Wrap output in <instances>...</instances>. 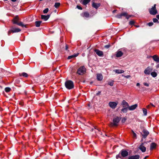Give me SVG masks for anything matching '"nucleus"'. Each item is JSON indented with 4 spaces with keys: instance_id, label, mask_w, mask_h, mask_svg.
<instances>
[{
    "instance_id": "55",
    "label": "nucleus",
    "mask_w": 159,
    "mask_h": 159,
    "mask_svg": "<svg viewBox=\"0 0 159 159\" xmlns=\"http://www.w3.org/2000/svg\"><path fill=\"white\" fill-rule=\"evenodd\" d=\"M11 1L13 2H15L16 1V0H11Z\"/></svg>"
},
{
    "instance_id": "4",
    "label": "nucleus",
    "mask_w": 159,
    "mask_h": 159,
    "mask_svg": "<svg viewBox=\"0 0 159 159\" xmlns=\"http://www.w3.org/2000/svg\"><path fill=\"white\" fill-rule=\"evenodd\" d=\"M120 155L122 157H127L128 155V152L125 150L122 149L120 152Z\"/></svg>"
},
{
    "instance_id": "21",
    "label": "nucleus",
    "mask_w": 159,
    "mask_h": 159,
    "mask_svg": "<svg viewBox=\"0 0 159 159\" xmlns=\"http://www.w3.org/2000/svg\"><path fill=\"white\" fill-rule=\"evenodd\" d=\"M114 71L117 74L122 73L124 72V71L122 70L116 69L114 70Z\"/></svg>"
},
{
    "instance_id": "34",
    "label": "nucleus",
    "mask_w": 159,
    "mask_h": 159,
    "mask_svg": "<svg viewBox=\"0 0 159 159\" xmlns=\"http://www.w3.org/2000/svg\"><path fill=\"white\" fill-rule=\"evenodd\" d=\"M60 3L59 2H56L55 4L54 7L56 8H57L60 5Z\"/></svg>"
},
{
    "instance_id": "60",
    "label": "nucleus",
    "mask_w": 159,
    "mask_h": 159,
    "mask_svg": "<svg viewBox=\"0 0 159 159\" xmlns=\"http://www.w3.org/2000/svg\"><path fill=\"white\" fill-rule=\"evenodd\" d=\"M149 105H148V106H147V108H148L149 107Z\"/></svg>"
},
{
    "instance_id": "13",
    "label": "nucleus",
    "mask_w": 159,
    "mask_h": 159,
    "mask_svg": "<svg viewBox=\"0 0 159 159\" xmlns=\"http://www.w3.org/2000/svg\"><path fill=\"white\" fill-rule=\"evenodd\" d=\"M139 156L138 155H136L134 156H129L128 157V159H139Z\"/></svg>"
},
{
    "instance_id": "19",
    "label": "nucleus",
    "mask_w": 159,
    "mask_h": 159,
    "mask_svg": "<svg viewBox=\"0 0 159 159\" xmlns=\"http://www.w3.org/2000/svg\"><path fill=\"white\" fill-rule=\"evenodd\" d=\"M65 86L66 88L70 89V80H67L66 81Z\"/></svg>"
},
{
    "instance_id": "36",
    "label": "nucleus",
    "mask_w": 159,
    "mask_h": 159,
    "mask_svg": "<svg viewBox=\"0 0 159 159\" xmlns=\"http://www.w3.org/2000/svg\"><path fill=\"white\" fill-rule=\"evenodd\" d=\"M49 9L48 8H46L43 11V12L45 14L47 13Z\"/></svg>"
},
{
    "instance_id": "58",
    "label": "nucleus",
    "mask_w": 159,
    "mask_h": 159,
    "mask_svg": "<svg viewBox=\"0 0 159 159\" xmlns=\"http://www.w3.org/2000/svg\"><path fill=\"white\" fill-rule=\"evenodd\" d=\"M68 59H70V56H68L67 57Z\"/></svg>"
},
{
    "instance_id": "37",
    "label": "nucleus",
    "mask_w": 159,
    "mask_h": 159,
    "mask_svg": "<svg viewBox=\"0 0 159 159\" xmlns=\"http://www.w3.org/2000/svg\"><path fill=\"white\" fill-rule=\"evenodd\" d=\"M108 85H109L111 86H112L113 85V84H114L113 81H110L108 83Z\"/></svg>"
},
{
    "instance_id": "56",
    "label": "nucleus",
    "mask_w": 159,
    "mask_h": 159,
    "mask_svg": "<svg viewBox=\"0 0 159 159\" xmlns=\"http://www.w3.org/2000/svg\"><path fill=\"white\" fill-rule=\"evenodd\" d=\"M135 26L136 27H139V25H135Z\"/></svg>"
},
{
    "instance_id": "9",
    "label": "nucleus",
    "mask_w": 159,
    "mask_h": 159,
    "mask_svg": "<svg viewBox=\"0 0 159 159\" xmlns=\"http://www.w3.org/2000/svg\"><path fill=\"white\" fill-rule=\"evenodd\" d=\"M150 57H152L153 60L157 63L159 62V57L157 55H154L153 56H150Z\"/></svg>"
},
{
    "instance_id": "54",
    "label": "nucleus",
    "mask_w": 159,
    "mask_h": 159,
    "mask_svg": "<svg viewBox=\"0 0 159 159\" xmlns=\"http://www.w3.org/2000/svg\"><path fill=\"white\" fill-rule=\"evenodd\" d=\"M116 11V10H113V13H114Z\"/></svg>"
},
{
    "instance_id": "5",
    "label": "nucleus",
    "mask_w": 159,
    "mask_h": 159,
    "mask_svg": "<svg viewBox=\"0 0 159 159\" xmlns=\"http://www.w3.org/2000/svg\"><path fill=\"white\" fill-rule=\"evenodd\" d=\"M21 30L19 28H12L11 30L8 32V34L9 35L11 32H12L13 33H16L19 32Z\"/></svg>"
},
{
    "instance_id": "61",
    "label": "nucleus",
    "mask_w": 159,
    "mask_h": 159,
    "mask_svg": "<svg viewBox=\"0 0 159 159\" xmlns=\"http://www.w3.org/2000/svg\"><path fill=\"white\" fill-rule=\"evenodd\" d=\"M122 76H124V77H125V76L124 75H122Z\"/></svg>"
},
{
    "instance_id": "51",
    "label": "nucleus",
    "mask_w": 159,
    "mask_h": 159,
    "mask_svg": "<svg viewBox=\"0 0 159 159\" xmlns=\"http://www.w3.org/2000/svg\"><path fill=\"white\" fill-rule=\"evenodd\" d=\"M100 93H101L99 91V92H98V93H97L96 95H99V94H100Z\"/></svg>"
},
{
    "instance_id": "8",
    "label": "nucleus",
    "mask_w": 159,
    "mask_h": 159,
    "mask_svg": "<svg viewBox=\"0 0 159 159\" xmlns=\"http://www.w3.org/2000/svg\"><path fill=\"white\" fill-rule=\"evenodd\" d=\"M152 70V68L150 67H148L144 71V73L145 74L149 75Z\"/></svg>"
},
{
    "instance_id": "33",
    "label": "nucleus",
    "mask_w": 159,
    "mask_h": 159,
    "mask_svg": "<svg viewBox=\"0 0 159 159\" xmlns=\"http://www.w3.org/2000/svg\"><path fill=\"white\" fill-rule=\"evenodd\" d=\"M143 111L144 115V116H146L147 115V110L145 108H143Z\"/></svg>"
},
{
    "instance_id": "63",
    "label": "nucleus",
    "mask_w": 159,
    "mask_h": 159,
    "mask_svg": "<svg viewBox=\"0 0 159 159\" xmlns=\"http://www.w3.org/2000/svg\"><path fill=\"white\" fill-rule=\"evenodd\" d=\"M4 1H7V0H4Z\"/></svg>"
},
{
    "instance_id": "22",
    "label": "nucleus",
    "mask_w": 159,
    "mask_h": 159,
    "mask_svg": "<svg viewBox=\"0 0 159 159\" xmlns=\"http://www.w3.org/2000/svg\"><path fill=\"white\" fill-rule=\"evenodd\" d=\"M156 144L155 143H152L150 145V149L152 150L156 148Z\"/></svg>"
},
{
    "instance_id": "47",
    "label": "nucleus",
    "mask_w": 159,
    "mask_h": 159,
    "mask_svg": "<svg viewBox=\"0 0 159 159\" xmlns=\"http://www.w3.org/2000/svg\"><path fill=\"white\" fill-rule=\"evenodd\" d=\"M130 77V75H127L125 76V77L126 78H129Z\"/></svg>"
},
{
    "instance_id": "30",
    "label": "nucleus",
    "mask_w": 159,
    "mask_h": 159,
    "mask_svg": "<svg viewBox=\"0 0 159 159\" xmlns=\"http://www.w3.org/2000/svg\"><path fill=\"white\" fill-rule=\"evenodd\" d=\"M122 16H125L126 17V18L128 19L129 17H130V16H128L127 15V14L126 13V12H123V13H122Z\"/></svg>"
},
{
    "instance_id": "11",
    "label": "nucleus",
    "mask_w": 159,
    "mask_h": 159,
    "mask_svg": "<svg viewBox=\"0 0 159 159\" xmlns=\"http://www.w3.org/2000/svg\"><path fill=\"white\" fill-rule=\"evenodd\" d=\"M103 78L102 75L101 73H98L97 74V79L98 80L101 81Z\"/></svg>"
},
{
    "instance_id": "31",
    "label": "nucleus",
    "mask_w": 159,
    "mask_h": 159,
    "mask_svg": "<svg viewBox=\"0 0 159 159\" xmlns=\"http://www.w3.org/2000/svg\"><path fill=\"white\" fill-rule=\"evenodd\" d=\"M79 54V53H77L74 54L70 56V59L77 57L78 55Z\"/></svg>"
},
{
    "instance_id": "24",
    "label": "nucleus",
    "mask_w": 159,
    "mask_h": 159,
    "mask_svg": "<svg viewBox=\"0 0 159 159\" xmlns=\"http://www.w3.org/2000/svg\"><path fill=\"white\" fill-rule=\"evenodd\" d=\"M128 107H125L123 108L121 110V112L126 113L127 112Z\"/></svg>"
},
{
    "instance_id": "14",
    "label": "nucleus",
    "mask_w": 159,
    "mask_h": 159,
    "mask_svg": "<svg viewBox=\"0 0 159 159\" xmlns=\"http://www.w3.org/2000/svg\"><path fill=\"white\" fill-rule=\"evenodd\" d=\"M50 16V15H48L47 16L42 15L41 16V18L42 19L44 20L45 21H46L49 18Z\"/></svg>"
},
{
    "instance_id": "50",
    "label": "nucleus",
    "mask_w": 159,
    "mask_h": 159,
    "mask_svg": "<svg viewBox=\"0 0 159 159\" xmlns=\"http://www.w3.org/2000/svg\"><path fill=\"white\" fill-rule=\"evenodd\" d=\"M159 67V64H158L156 66V68H158Z\"/></svg>"
},
{
    "instance_id": "12",
    "label": "nucleus",
    "mask_w": 159,
    "mask_h": 159,
    "mask_svg": "<svg viewBox=\"0 0 159 159\" xmlns=\"http://www.w3.org/2000/svg\"><path fill=\"white\" fill-rule=\"evenodd\" d=\"M143 134L142 135L143 137L145 138H146L147 136L149 134V132L146 129H143Z\"/></svg>"
},
{
    "instance_id": "3",
    "label": "nucleus",
    "mask_w": 159,
    "mask_h": 159,
    "mask_svg": "<svg viewBox=\"0 0 159 159\" xmlns=\"http://www.w3.org/2000/svg\"><path fill=\"white\" fill-rule=\"evenodd\" d=\"M120 120L118 117H115L113 120V122L111 123V125L112 126H117Z\"/></svg>"
},
{
    "instance_id": "49",
    "label": "nucleus",
    "mask_w": 159,
    "mask_h": 159,
    "mask_svg": "<svg viewBox=\"0 0 159 159\" xmlns=\"http://www.w3.org/2000/svg\"><path fill=\"white\" fill-rule=\"evenodd\" d=\"M126 119L125 118H124V119H123L122 120V122H125V121L126 120Z\"/></svg>"
},
{
    "instance_id": "42",
    "label": "nucleus",
    "mask_w": 159,
    "mask_h": 159,
    "mask_svg": "<svg viewBox=\"0 0 159 159\" xmlns=\"http://www.w3.org/2000/svg\"><path fill=\"white\" fill-rule=\"evenodd\" d=\"M148 25L149 26H152L153 25V23L152 22H150L148 23Z\"/></svg>"
},
{
    "instance_id": "32",
    "label": "nucleus",
    "mask_w": 159,
    "mask_h": 159,
    "mask_svg": "<svg viewBox=\"0 0 159 159\" xmlns=\"http://www.w3.org/2000/svg\"><path fill=\"white\" fill-rule=\"evenodd\" d=\"M74 87V83L72 81L70 80V89L73 88Z\"/></svg>"
},
{
    "instance_id": "15",
    "label": "nucleus",
    "mask_w": 159,
    "mask_h": 159,
    "mask_svg": "<svg viewBox=\"0 0 159 159\" xmlns=\"http://www.w3.org/2000/svg\"><path fill=\"white\" fill-rule=\"evenodd\" d=\"M123 55V52L119 50L116 52V56L117 57H121Z\"/></svg>"
},
{
    "instance_id": "46",
    "label": "nucleus",
    "mask_w": 159,
    "mask_h": 159,
    "mask_svg": "<svg viewBox=\"0 0 159 159\" xmlns=\"http://www.w3.org/2000/svg\"><path fill=\"white\" fill-rule=\"evenodd\" d=\"M110 47V45H106L105 46V47L106 48H109Z\"/></svg>"
},
{
    "instance_id": "43",
    "label": "nucleus",
    "mask_w": 159,
    "mask_h": 159,
    "mask_svg": "<svg viewBox=\"0 0 159 159\" xmlns=\"http://www.w3.org/2000/svg\"><path fill=\"white\" fill-rule=\"evenodd\" d=\"M68 46L66 44L65 47V50L66 51H68Z\"/></svg>"
},
{
    "instance_id": "41",
    "label": "nucleus",
    "mask_w": 159,
    "mask_h": 159,
    "mask_svg": "<svg viewBox=\"0 0 159 159\" xmlns=\"http://www.w3.org/2000/svg\"><path fill=\"white\" fill-rule=\"evenodd\" d=\"M153 20L154 22H159L157 18H153Z\"/></svg>"
},
{
    "instance_id": "7",
    "label": "nucleus",
    "mask_w": 159,
    "mask_h": 159,
    "mask_svg": "<svg viewBox=\"0 0 159 159\" xmlns=\"http://www.w3.org/2000/svg\"><path fill=\"white\" fill-rule=\"evenodd\" d=\"M118 104V103L115 102H110L109 103V106L112 109H115Z\"/></svg>"
},
{
    "instance_id": "45",
    "label": "nucleus",
    "mask_w": 159,
    "mask_h": 159,
    "mask_svg": "<svg viewBox=\"0 0 159 159\" xmlns=\"http://www.w3.org/2000/svg\"><path fill=\"white\" fill-rule=\"evenodd\" d=\"M77 8L78 9H80V10H82V8L81 7H80L79 6H78V5H77Z\"/></svg>"
},
{
    "instance_id": "26",
    "label": "nucleus",
    "mask_w": 159,
    "mask_h": 159,
    "mask_svg": "<svg viewBox=\"0 0 159 159\" xmlns=\"http://www.w3.org/2000/svg\"><path fill=\"white\" fill-rule=\"evenodd\" d=\"M41 21H36L35 22V26L37 27H39L40 26L41 23Z\"/></svg>"
},
{
    "instance_id": "53",
    "label": "nucleus",
    "mask_w": 159,
    "mask_h": 159,
    "mask_svg": "<svg viewBox=\"0 0 159 159\" xmlns=\"http://www.w3.org/2000/svg\"><path fill=\"white\" fill-rule=\"evenodd\" d=\"M157 18L159 20V15H157Z\"/></svg>"
},
{
    "instance_id": "44",
    "label": "nucleus",
    "mask_w": 159,
    "mask_h": 159,
    "mask_svg": "<svg viewBox=\"0 0 159 159\" xmlns=\"http://www.w3.org/2000/svg\"><path fill=\"white\" fill-rule=\"evenodd\" d=\"M129 24L130 25H133L134 24V21L133 20H132V21H130V22H129Z\"/></svg>"
},
{
    "instance_id": "20",
    "label": "nucleus",
    "mask_w": 159,
    "mask_h": 159,
    "mask_svg": "<svg viewBox=\"0 0 159 159\" xmlns=\"http://www.w3.org/2000/svg\"><path fill=\"white\" fill-rule=\"evenodd\" d=\"M122 105H123V107H128L129 105L128 103L126 102L125 100H123L122 102Z\"/></svg>"
},
{
    "instance_id": "28",
    "label": "nucleus",
    "mask_w": 159,
    "mask_h": 159,
    "mask_svg": "<svg viewBox=\"0 0 159 159\" xmlns=\"http://www.w3.org/2000/svg\"><path fill=\"white\" fill-rule=\"evenodd\" d=\"M90 0H84L82 2V4L84 5H86L89 2Z\"/></svg>"
},
{
    "instance_id": "25",
    "label": "nucleus",
    "mask_w": 159,
    "mask_h": 159,
    "mask_svg": "<svg viewBox=\"0 0 159 159\" xmlns=\"http://www.w3.org/2000/svg\"><path fill=\"white\" fill-rule=\"evenodd\" d=\"M20 76H23L24 77H27L28 76V75L26 73L23 72L21 74H20Z\"/></svg>"
},
{
    "instance_id": "52",
    "label": "nucleus",
    "mask_w": 159,
    "mask_h": 159,
    "mask_svg": "<svg viewBox=\"0 0 159 159\" xmlns=\"http://www.w3.org/2000/svg\"><path fill=\"white\" fill-rule=\"evenodd\" d=\"M140 85V84L139 83H137L136 84L137 86H139Z\"/></svg>"
},
{
    "instance_id": "57",
    "label": "nucleus",
    "mask_w": 159,
    "mask_h": 159,
    "mask_svg": "<svg viewBox=\"0 0 159 159\" xmlns=\"http://www.w3.org/2000/svg\"><path fill=\"white\" fill-rule=\"evenodd\" d=\"M148 157V156H146L144 158V159H146V158Z\"/></svg>"
},
{
    "instance_id": "6",
    "label": "nucleus",
    "mask_w": 159,
    "mask_h": 159,
    "mask_svg": "<svg viewBox=\"0 0 159 159\" xmlns=\"http://www.w3.org/2000/svg\"><path fill=\"white\" fill-rule=\"evenodd\" d=\"M146 143V142L142 143L139 147V149L143 152H145L146 151V148L144 146V144Z\"/></svg>"
},
{
    "instance_id": "2",
    "label": "nucleus",
    "mask_w": 159,
    "mask_h": 159,
    "mask_svg": "<svg viewBox=\"0 0 159 159\" xmlns=\"http://www.w3.org/2000/svg\"><path fill=\"white\" fill-rule=\"evenodd\" d=\"M156 4H154L153 7H152L150 9H149L150 13L152 15H155L157 13V12L156 8Z\"/></svg>"
},
{
    "instance_id": "1",
    "label": "nucleus",
    "mask_w": 159,
    "mask_h": 159,
    "mask_svg": "<svg viewBox=\"0 0 159 159\" xmlns=\"http://www.w3.org/2000/svg\"><path fill=\"white\" fill-rule=\"evenodd\" d=\"M86 71V69L84 66H81L77 70V73L80 75H82L84 74Z\"/></svg>"
},
{
    "instance_id": "18",
    "label": "nucleus",
    "mask_w": 159,
    "mask_h": 159,
    "mask_svg": "<svg viewBox=\"0 0 159 159\" xmlns=\"http://www.w3.org/2000/svg\"><path fill=\"white\" fill-rule=\"evenodd\" d=\"M100 3H95L94 2H93L92 3L93 7L96 9L100 7Z\"/></svg>"
},
{
    "instance_id": "62",
    "label": "nucleus",
    "mask_w": 159,
    "mask_h": 159,
    "mask_svg": "<svg viewBox=\"0 0 159 159\" xmlns=\"http://www.w3.org/2000/svg\"><path fill=\"white\" fill-rule=\"evenodd\" d=\"M94 128H95V129H96V127H94Z\"/></svg>"
},
{
    "instance_id": "38",
    "label": "nucleus",
    "mask_w": 159,
    "mask_h": 159,
    "mask_svg": "<svg viewBox=\"0 0 159 159\" xmlns=\"http://www.w3.org/2000/svg\"><path fill=\"white\" fill-rule=\"evenodd\" d=\"M120 154H119L118 155H117L116 156V157L117 159H118V158H120L121 159H122L123 158L120 155Z\"/></svg>"
},
{
    "instance_id": "29",
    "label": "nucleus",
    "mask_w": 159,
    "mask_h": 159,
    "mask_svg": "<svg viewBox=\"0 0 159 159\" xmlns=\"http://www.w3.org/2000/svg\"><path fill=\"white\" fill-rule=\"evenodd\" d=\"M17 25L19 26H20L22 27H26L25 25H24L23 24V23L22 22H20L19 23L18 22Z\"/></svg>"
},
{
    "instance_id": "27",
    "label": "nucleus",
    "mask_w": 159,
    "mask_h": 159,
    "mask_svg": "<svg viewBox=\"0 0 159 159\" xmlns=\"http://www.w3.org/2000/svg\"><path fill=\"white\" fill-rule=\"evenodd\" d=\"M151 74L152 76L153 77H155L157 75V73L155 71L151 72Z\"/></svg>"
},
{
    "instance_id": "16",
    "label": "nucleus",
    "mask_w": 159,
    "mask_h": 159,
    "mask_svg": "<svg viewBox=\"0 0 159 159\" xmlns=\"http://www.w3.org/2000/svg\"><path fill=\"white\" fill-rule=\"evenodd\" d=\"M137 106L138 105L137 104L132 105L130 106H129L128 109L130 110H133L135 109Z\"/></svg>"
},
{
    "instance_id": "39",
    "label": "nucleus",
    "mask_w": 159,
    "mask_h": 159,
    "mask_svg": "<svg viewBox=\"0 0 159 159\" xmlns=\"http://www.w3.org/2000/svg\"><path fill=\"white\" fill-rule=\"evenodd\" d=\"M122 16V13L120 14H118L116 16V17L118 18H121Z\"/></svg>"
},
{
    "instance_id": "40",
    "label": "nucleus",
    "mask_w": 159,
    "mask_h": 159,
    "mask_svg": "<svg viewBox=\"0 0 159 159\" xmlns=\"http://www.w3.org/2000/svg\"><path fill=\"white\" fill-rule=\"evenodd\" d=\"M132 132L133 134L134 138H136L137 137L136 134L133 130H132Z\"/></svg>"
},
{
    "instance_id": "10",
    "label": "nucleus",
    "mask_w": 159,
    "mask_h": 159,
    "mask_svg": "<svg viewBox=\"0 0 159 159\" xmlns=\"http://www.w3.org/2000/svg\"><path fill=\"white\" fill-rule=\"evenodd\" d=\"M95 52L99 57H102L103 56V52L102 51H100L98 49H95Z\"/></svg>"
},
{
    "instance_id": "59",
    "label": "nucleus",
    "mask_w": 159,
    "mask_h": 159,
    "mask_svg": "<svg viewBox=\"0 0 159 159\" xmlns=\"http://www.w3.org/2000/svg\"><path fill=\"white\" fill-rule=\"evenodd\" d=\"M151 105H152V106L153 107H155V106H154L153 104H152V103H151Z\"/></svg>"
},
{
    "instance_id": "17",
    "label": "nucleus",
    "mask_w": 159,
    "mask_h": 159,
    "mask_svg": "<svg viewBox=\"0 0 159 159\" xmlns=\"http://www.w3.org/2000/svg\"><path fill=\"white\" fill-rule=\"evenodd\" d=\"M81 15L83 17L88 18L89 17V15L88 12H85L82 13Z\"/></svg>"
},
{
    "instance_id": "35",
    "label": "nucleus",
    "mask_w": 159,
    "mask_h": 159,
    "mask_svg": "<svg viewBox=\"0 0 159 159\" xmlns=\"http://www.w3.org/2000/svg\"><path fill=\"white\" fill-rule=\"evenodd\" d=\"M11 90V88L9 87H7L5 89V91L6 92H9Z\"/></svg>"
},
{
    "instance_id": "48",
    "label": "nucleus",
    "mask_w": 159,
    "mask_h": 159,
    "mask_svg": "<svg viewBox=\"0 0 159 159\" xmlns=\"http://www.w3.org/2000/svg\"><path fill=\"white\" fill-rule=\"evenodd\" d=\"M144 85H145V86H149V84L147 83H144Z\"/></svg>"
},
{
    "instance_id": "23",
    "label": "nucleus",
    "mask_w": 159,
    "mask_h": 159,
    "mask_svg": "<svg viewBox=\"0 0 159 159\" xmlns=\"http://www.w3.org/2000/svg\"><path fill=\"white\" fill-rule=\"evenodd\" d=\"M18 18L17 16H16V17L13 20V23L14 24H17L18 23Z\"/></svg>"
}]
</instances>
